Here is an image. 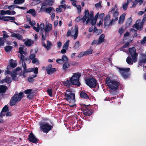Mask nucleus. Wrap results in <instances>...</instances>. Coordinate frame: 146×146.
Wrapping results in <instances>:
<instances>
[{
  "instance_id": "obj_1",
  "label": "nucleus",
  "mask_w": 146,
  "mask_h": 146,
  "mask_svg": "<svg viewBox=\"0 0 146 146\" xmlns=\"http://www.w3.org/2000/svg\"><path fill=\"white\" fill-rule=\"evenodd\" d=\"M105 83L108 87L112 90L117 89L120 85V83L115 80H112L109 77H107L106 79Z\"/></svg>"
},
{
  "instance_id": "obj_2",
  "label": "nucleus",
  "mask_w": 146,
  "mask_h": 146,
  "mask_svg": "<svg viewBox=\"0 0 146 146\" xmlns=\"http://www.w3.org/2000/svg\"><path fill=\"white\" fill-rule=\"evenodd\" d=\"M23 96V93L22 92H20L19 94H17L16 93L10 100V105L11 106L15 105L17 103L21 100Z\"/></svg>"
},
{
  "instance_id": "obj_3",
  "label": "nucleus",
  "mask_w": 146,
  "mask_h": 146,
  "mask_svg": "<svg viewBox=\"0 0 146 146\" xmlns=\"http://www.w3.org/2000/svg\"><path fill=\"white\" fill-rule=\"evenodd\" d=\"M64 96L66 97L65 99L67 101H68L70 103H72L73 104L72 105H69L70 107H73L74 106L76 101L75 100V94L72 93L71 91L69 90H66Z\"/></svg>"
},
{
  "instance_id": "obj_4",
  "label": "nucleus",
  "mask_w": 146,
  "mask_h": 146,
  "mask_svg": "<svg viewBox=\"0 0 146 146\" xmlns=\"http://www.w3.org/2000/svg\"><path fill=\"white\" fill-rule=\"evenodd\" d=\"M39 125L41 130L46 133H47L51 130L53 128L54 126L53 124L52 125H50L47 122H40Z\"/></svg>"
},
{
  "instance_id": "obj_5",
  "label": "nucleus",
  "mask_w": 146,
  "mask_h": 146,
  "mask_svg": "<svg viewBox=\"0 0 146 146\" xmlns=\"http://www.w3.org/2000/svg\"><path fill=\"white\" fill-rule=\"evenodd\" d=\"M82 110L84 112L83 113L84 115L90 116L93 114V111L91 108L90 105H86L84 104H81Z\"/></svg>"
},
{
  "instance_id": "obj_6",
  "label": "nucleus",
  "mask_w": 146,
  "mask_h": 146,
  "mask_svg": "<svg viewBox=\"0 0 146 146\" xmlns=\"http://www.w3.org/2000/svg\"><path fill=\"white\" fill-rule=\"evenodd\" d=\"M81 76L80 73H73V75L70 78L72 82V85L80 86L81 84L79 81L80 78Z\"/></svg>"
},
{
  "instance_id": "obj_7",
  "label": "nucleus",
  "mask_w": 146,
  "mask_h": 146,
  "mask_svg": "<svg viewBox=\"0 0 146 146\" xmlns=\"http://www.w3.org/2000/svg\"><path fill=\"white\" fill-rule=\"evenodd\" d=\"M117 68L119 70V72L124 78L127 79L130 76V74L129 73L130 70L129 68H124L117 67Z\"/></svg>"
},
{
  "instance_id": "obj_8",
  "label": "nucleus",
  "mask_w": 146,
  "mask_h": 146,
  "mask_svg": "<svg viewBox=\"0 0 146 146\" xmlns=\"http://www.w3.org/2000/svg\"><path fill=\"white\" fill-rule=\"evenodd\" d=\"M86 85L90 88H95L97 86V81L94 78H89L85 79Z\"/></svg>"
},
{
  "instance_id": "obj_9",
  "label": "nucleus",
  "mask_w": 146,
  "mask_h": 146,
  "mask_svg": "<svg viewBox=\"0 0 146 146\" xmlns=\"http://www.w3.org/2000/svg\"><path fill=\"white\" fill-rule=\"evenodd\" d=\"M130 55L134 62H136L137 61V56L138 54L136 53V50L134 47L130 48L129 49Z\"/></svg>"
},
{
  "instance_id": "obj_10",
  "label": "nucleus",
  "mask_w": 146,
  "mask_h": 146,
  "mask_svg": "<svg viewBox=\"0 0 146 146\" xmlns=\"http://www.w3.org/2000/svg\"><path fill=\"white\" fill-rule=\"evenodd\" d=\"M54 1L53 0H45L44 2L41 3V9H44L47 5L52 6L53 5Z\"/></svg>"
},
{
  "instance_id": "obj_11",
  "label": "nucleus",
  "mask_w": 146,
  "mask_h": 146,
  "mask_svg": "<svg viewBox=\"0 0 146 146\" xmlns=\"http://www.w3.org/2000/svg\"><path fill=\"white\" fill-rule=\"evenodd\" d=\"M52 67V66L51 64H49L46 66V69L48 74H50L55 72L56 68Z\"/></svg>"
},
{
  "instance_id": "obj_12",
  "label": "nucleus",
  "mask_w": 146,
  "mask_h": 146,
  "mask_svg": "<svg viewBox=\"0 0 146 146\" xmlns=\"http://www.w3.org/2000/svg\"><path fill=\"white\" fill-rule=\"evenodd\" d=\"M29 140L31 142L33 143H36L38 141V139L35 137L32 133H30L29 136Z\"/></svg>"
},
{
  "instance_id": "obj_13",
  "label": "nucleus",
  "mask_w": 146,
  "mask_h": 146,
  "mask_svg": "<svg viewBox=\"0 0 146 146\" xmlns=\"http://www.w3.org/2000/svg\"><path fill=\"white\" fill-rule=\"evenodd\" d=\"M92 49H90L86 51L82 52L78 55V57L79 58H81L84 56L91 54L92 53Z\"/></svg>"
},
{
  "instance_id": "obj_14",
  "label": "nucleus",
  "mask_w": 146,
  "mask_h": 146,
  "mask_svg": "<svg viewBox=\"0 0 146 146\" xmlns=\"http://www.w3.org/2000/svg\"><path fill=\"white\" fill-rule=\"evenodd\" d=\"M14 18L9 16L1 17V20L3 21H8L11 20H13Z\"/></svg>"
},
{
  "instance_id": "obj_15",
  "label": "nucleus",
  "mask_w": 146,
  "mask_h": 146,
  "mask_svg": "<svg viewBox=\"0 0 146 146\" xmlns=\"http://www.w3.org/2000/svg\"><path fill=\"white\" fill-rule=\"evenodd\" d=\"M70 62L68 61H66L63 64L62 68L64 70L66 71L70 67Z\"/></svg>"
},
{
  "instance_id": "obj_16",
  "label": "nucleus",
  "mask_w": 146,
  "mask_h": 146,
  "mask_svg": "<svg viewBox=\"0 0 146 146\" xmlns=\"http://www.w3.org/2000/svg\"><path fill=\"white\" fill-rule=\"evenodd\" d=\"M80 97L82 99H90H90L89 97L88 96L85 92L83 91H81L80 94Z\"/></svg>"
},
{
  "instance_id": "obj_17",
  "label": "nucleus",
  "mask_w": 146,
  "mask_h": 146,
  "mask_svg": "<svg viewBox=\"0 0 146 146\" xmlns=\"http://www.w3.org/2000/svg\"><path fill=\"white\" fill-rule=\"evenodd\" d=\"M8 88L7 86L4 85L0 86V93L4 94Z\"/></svg>"
},
{
  "instance_id": "obj_18",
  "label": "nucleus",
  "mask_w": 146,
  "mask_h": 146,
  "mask_svg": "<svg viewBox=\"0 0 146 146\" xmlns=\"http://www.w3.org/2000/svg\"><path fill=\"white\" fill-rule=\"evenodd\" d=\"M9 64L10 66H8L7 67V68L8 69L10 68V67L13 68H14L16 67L17 65V63L14 62L13 59L10 60Z\"/></svg>"
},
{
  "instance_id": "obj_19",
  "label": "nucleus",
  "mask_w": 146,
  "mask_h": 146,
  "mask_svg": "<svg viewBox=\"0 0 146 146\" xmlns=\"http://www.w3.org/2000/svg\"><path fill=\"white\" fill-rule=\"evenodd\" d=\"M105 35L102 34L100 35L98 41V44H100L105 41V40L104 38Z\"/></svg>"
},
{
  "instance_id": "obj_20",
  "label": "nucleus",
  "mask_w": 146,
  "mask_h": 146,
  "mask_svg": "<svg viewBox=\"0 0 146 146\" xmlns=\"http://www.w3.org/2000/svg\"><path fill=\"white\" fill-rule=\"evenodd\" d=\"M125 15L126 13H123L120 16L118 21L119 24H122L123 22L125 19Z\"/></svg>"
},
{
  "instance_id": "obj_21",
  "label": "nucleus",
  "mask_w": 146,
  "mask_h": 146,
  "mask_svg": "<svg viewBox=\"0 0 146 146\" xmlns=\"http://www.w3.org/2000/svg\"><path fill=\"white\" fill-rule=\"evenodd\" d=\"M90 13L88 10H86L84 12V15L83 17V22H84L88 18H89Z\"/></svg>"
},
{
  "instance_id": "obj_22",
  "label": "nucleus",
  "mask_w": 146,
  "mask_h": 146,
  "mask_svg": "<svg viewBox=\"0 0 146 146\" xmlns=\"http://www.w3.org/2000/svg\"><path fill=\"white\" fill-rule=\"evenodd\" d=\"M11 36L12 37L16 38L18 40H21L23 38V36L22 35L19 34H17L15 33H13L12 34Z\"/></svg>"
},
{
  "instance_id": "obj_23",
  "label": "nucleus",
  "mask_w": 146,
  "mask_h": 146,
  "mask_svg": "<svg viewBox=\"0 0 146 146\" xmlns=\"http://www.w3.org/2000/svg\"><path fill=\"white\" fill-rule=\"evenodd\" d=\"M63 84L65 86L67 87H69L72 85L70 78L69 80H67L66 81L64 82Z\"/></svg>"
},
{
  "instance_id": "obj_24",
  "label": "nucleus",
  "mask_w": 146,
  "mask_h": 146,
  "mask_svg": "<svg viewBox=\"0 0 146 146\" xmlns=\"http://www.w3.org/2000/svg\"><path fill=\"white\" fill-rule=\"evenodd\" d=\"M11 14V11L9 10L7 11L1 10L0 11V14L2 15H5L6 14L10 15Z\"/></svg>"
},
{
  "instance_id": "obj_25",
  "label": "nucleus",
  "mask_w": 146,
  "mask_h": 146,
  "mask_svg": "<svg viewBox=\"0 0 146 146\" xmlns=\"http://www.w3.org/2000/svg\"><path fill=\"white\" fill-rule=\"evenodd\" d=\"M132 21V19L131 17L129 18L127 20L125 24L126 27H129L131 25Z\"/></svg>"
},
{
  "instance_id": "obj_26",
  "label": "nucleus",
  "mask_w": 146,
  "mask_h": 146,
  "mask_svg": "<svg viewBox=\"0 0 146 146\" xmlns=\"http://www.w3.org/2000/svg\"><path fill=\"white\" fill-rule=\"evenodd\" d=\"M33 43V42L32 40L28 39L25 42V44L26 46H31Z\"/></svg>"
},
{
  "instance_id": "obj_27",
  "label": "nucleus",
  "mask_w": 146,
  "mask_h": 146,
  "mask_svg": "<svg viewBox=\"0 0 146 146\" xmlns=\"http://www.w3.org/2000/svg\"><path fill=\"white\" fill-rule=\"evenodd\" d=\"M132 0H127L126 3L123 5L122 7L124 10H126L127 9L128 6L129 4V2H131Z\"/></svg>"
},
{
  "instance_id": "obj_28",
  "label": "nucleus",
  "mask_w": 146,
  "mask_h": 146,
  "mask_svg": "<svg viewBox=\"0 0 146 146\" xmlns=\"http://www.w3.org/2000/svg\"><path fill=\"white\" fill-rule=\"evenodd\" d=\"M13 47L11 46H7L4 47L5 51L7 52H9L12 50Z\"/></svg>"
},
{
  "instance_id": "obj_29",
  "label": "nucleus",
  "mask_w": 146,
  "mask_h": 146,
  "mask_svg": "<svg viewBox=\"0 0 146 146\" xmlns=\"http://www.w3.org/2000/svg\"><path fill=\"white\" fill-rule=\"evenodd\" d=\"M126 61L127 63L129 65L132 64L133 63V62H134L129 56H128L127 57L126 59Z\"/></svg>"
},
{
  "instance_id": "obj_30",
  "label": "nucleus",
  "mask_w": 146,
  "mask_h": 146,
  "mask_svg": "<svg viewBox=\"0 0 146 146\" xmlns=\"http://www.w3.org/2000/svg\"><path fill=\"white\" fill-rule=\"evenodd\" d=\"M2 32L3 33V37H1V38L0 39H3L6 40L7 38L9 37V36L7 35V33L5 31H3Z\"/></svg>"
},
{
  "instance_id": "obj_31",
  "label": "nucleus",
  "mask_w": 146,
  "mask_h": 146,
  "mask_svg": "<svg viewBox=\"0 0 146 146\" xmlns=\"http://www.w3.org/2000/svg\"><path fill=\"white\" fill-rule=\"evenodd\" d=\"M27 13H31L33 16H35L36 15L35 11V9H30L29 11H27Z\"/></svg>"
},
{
  "instance_id": "obj_32",
  "label": "nucleus",
  "mask_w": 146,
  "mask_h": 146,
  "mask_svg": "<svg viewBox=\"0 0 146 146\" xmlns=\"http://www.w3.org/2000/svg\"><path fill=\"white\" fill-rule=\"evenodd\" d=\"M25 0H14V3L15 4H19L24 3Z\"/></svg>"
},
{
  "instance_id": "obj_33",
  "label": "nucleus",
  "mask_w": 146,
  "mask_h": 146,
  "mask_svg": "<svg viewBox=\"0 0 146 146\" xmlns=\"http://www.w3.org/2000/svg\"><path fill=\"white\" fill-rule=\"evenodd\" d=\"M70 41L68 40L64 44L63 46V48H65L66 49H67L69 45Z\"/></svg>"
},
{
  "instance_id": "obj_34",
  "label": "nucleus",
  "mask_w": 146,
  "mask_h": 146,
  "mask_svg": "<svg viewBox=\"0 0 146 146\" xmlns=\"http://www.w3.org/2000/svg\"><path fill=\"white\" fill-rule=\"evenodd\" d=\"M129 43L128 42H127L124 45H123L120 48V50L123 51V48L129 47Z\"/></svg>"
},
{
  "instance_id": "obj_35",
  "label": "nucleus",
  "mask_w": 146,
  "mask_h": 146,
  "mask_svg": "<svg viewBox=\"0 0 146 146\" xmlns=\"http://www.w3.org/2000/svg\"><path fill=\"white\" fill-rule=\"evenodd\" d=\"M51 29V27L49 26L48 25H46V27L44 29V32L46 34L47 33L48 31H50Z\"/></svg>"
},
{
  "instance_id": "obj_36",
  "label": "nucleus",
  "mask_w": 146,
  "mask_h": 146,
  "mask_svg": "<svg viewBox=\"0 0 146 146\" xmlns=\"http://www.w3.org/2000/svg\"><path fill=\"white\" fill-rule=\"evenodd\" d=\"M25 94H29L33 93V90L32 89H29L25 90L24 91Z\"/></svg>"
},
{
  "instance_id": "obj_37",
  "label": "nucleus",
  "mask_w": 146,
  "mask_h": 146,
  "mask_svg": "<svg viewBox=\"0 0 146 146\" xmlns=\"http://www.w3.org/2000/svg\"><path fill=\"white\" fill-rule=\"evenodd\" d=\"M17 75V73L14 71H13V73L11 74V76L12 77V79H13V80L15 81L17 80V79H16V77Z\"/></svg>"
},
{
  "instance_id": "obj_38",
  "label": "nucleus",
  "mask_w": 146,
  "mask_h": 146,
  "mask_svg": "<svg viewBox=\"0 0 146 146\" xmlns=\"http://www.w3.org/2000/svg\"><path fill=\"white\" fill-rule=\"evenodd\" d=\"M80 46V44L79 41H76L74 44L73 48H74L76 49L78 48Z\"/></svg>"
},
{
  "instance_id": "obj_39",
  "label": "nucleus",
  "mask_w": 146,
  "mask_h": 146,
  "mask_svg": "<svg viewBox=\"0 0 146 146\" xmlns=\"http://www.w3.org/2000/svg\"><path fill=\"white\" fill-rule=\"evenodd\" d=\"M5 82L7 83V84H9L11 83L12 81V80L11 78L9 77H7V76L5 78Z\"/></svg>"
},
{
  "instance_id": "obj_40",
  "label": "nucleus",
  "mask_w": 146,
  "mask_h": 146,
  "mask_svg": "<svg viewBox=\"0 0 146 146\" xmlns=\"http://www.w3.org/2000/svg\"><path fill=\"white\" fill-rule=\"evenodd\" d=\"M9 111V108L7 105H5L1 111L6 112Z\"/></svg>"
},
{
  "instance_id": "obj_41",
  "label": "nucleus",
  "mask_w": 146,
  "mask_h": 146,
  "mask_svg": "<svg viewBox=\"0 0 146 146\" xmlns=\"http://www.w3.org/2000/svg\"><path fill=\"white\" fill-rule=\"evenodd\" d=\"M26 19L29 22V24L31 25H33L32 24V22L31 21V18L30 16L28 15L26 16Z\"/></svg>"
},
{
  "instance_id": "obj_42",
  "label": "nucleus",
  "mask_w": 146,
  "mask_h": 146,
  "mask_svg": "<svg viewBox=\"0 0 146 146\" xmlns=\"http://www.w3.org/2000/svg\"><path fill=\"white\" fill-rule=\"evenodd\" d=\"M35 79L30 76L28 77L27 80L30 83H33L35 81Z\"/></svg>"
},
{
  "instance_id": "obj_43",
  "label": "nucleus",
  "mask_w": 146,
  "mask_h": 146,
  "mask_svg": "<svg viewBox=\"0 0 146 146\" xmlns=\"http://www.w3.org/2000/svg\"><path fill=\"white\" fill-rule=\"evenodd\" d=\"M62 61H68V58L65 55H63L62 57Z\"/></svg>"
},
{
  "instance_id": "obj_44",
  "label": "nucleus",
  "mask_w": 146,
  "mask_h": 146,
  "mask_svg": "<svg viewBox=\"0 0 146 146\" xmlns=\"http://www.w3.org/2000/svg\"><path fill=\"white\" fill-rule=\"evenodd\" d=\"M47 92L49 96L50 97H52V89H48L47 90Z\"/></svg>"
},
{
  "instance_id": "obj_45",
  "label": "nucleus",
  "mask_w": 146,
  "mask_h": 146,
  "mask_svg": "<svg viewBox=\"0 0 146 146\" xmlns=\"http://www.w3.org/2000/svg\"><path fill=\"white\" fill-rule=\"evenodd\" d=\"M138 21V20H137L136 21L135 24L133 26V27L135 28L137 30L139 29V23H137Z\"/></svg>"
},
{
  "instance_id": "obj_46",
  "label": "nucleus",
  "mask_w": 146,
  "mask_h": 146,
  "mask_svg": "<svg viewBox=\"0 0 146 146\" xmlns=\"http://www.w3.org/2000/svg\"><path fill=\"white\" fill-rule=\"evenodd\" d=\"M32 62L33 64L36 63V65H38L39 64L38 60L36 58L32 59Z\"/></svg>"
},
{
  "instance_id": "obj_47",
  "label": "nucleus",
  "mask_w": 146,
  "mask_h": 146,
  "mask_svg": "<svg viewBox=\"0 0 146 146\" xmlns=\"http://www.w3.org/2000/svg\"><path fill=\"white\" fill-rule=\"evenodd\" d=\"M52 45L51 42L49 40L47 41V50H48L50 48L51 46Z\"/></svg>"
},
{
  "instance_id": "obj_48",
  "label": "nucleus",
  "mask_w": 146,
  "mask_h": 146,
  "mask_svg": "<svg viewBox=\"0 0 146 146\" xmlns=\"http://www.w3.org/2000/svg\"><path fill=\"white\" fill-rule=\"evenodd\" d=\"M20 58L21 60L22 61V63L23 64V62H25V60H27V58H25V56L23 55V54L22 55H21V56L20 57Z\"/></svg>"
},
{
  "instance_id": "obj_49",
  "label": "nucleus",
  "mask_w": 146,
  "mask_h": 146,
  "mask_svg": "<svg viewBox=\"0 0 146 146\" xmlns=\"http://www.w3.org/2000/svg\"><path fill=\"white\" fill-rule=\"evenodd\" d=\"M102 1H100L98 3H96L95 4V6L96 7H102L101 5Z\"/></svg>"
},
{
  "instance_id": "obj_50",
  "label": "nucleus",
  "mask_w": 146,
  "mask_h": 146,
  "mask_svg": "<svg viewBox=\"0 0 146 146\" xmlns=\"http://www.w3.org/2000/svg\"><path fill=\"white\" fill-rule=\"evenodd\" d=\"M36 55L35 54H31L30 55L29 57V60H32L35 58Z\"/></svg>"
},
{
  "instance_id": "obj_51",
  "label": "nucleus",
  "mask_w": 146,
  "mask_h": 146,
  "mask_svg": "<svg viewBox=\"0 0 146 146\" xmlns=\"http://www.w3.org/2000/svg\"><path fill=\"white\" fill-rule=\"evenodd\" d=\"M110 15L108 14L106 15V17L105 18L104 20V24H106V23L107 21H108V20L110 19Z\"/></svg>"
},
{
  "instance_id": "obj_52",
  "label": "nucleus",
  "mask_w": 146,
  "mask_h": 146,
  "mask_svg": "<svg viewBox=\"0 0 146 146\" xmlns=\"http://www.w3.org/2000/svg\"><path fill=\"white\" fill-rule=\"evenodd\" d=\"M45 10L46 12L48 13H50L52 11V9L50 7L46 8Z\"/></svg>"
},
{
  "instance_id": "obj_53",
  "label": "nucleus",
  "mask_w": 146,
  "mask_h": 146,
  "mask_svg": "<svg viewBox=\"0 0 146 146\" xmlns=\"http://www.w3.org/2000/svg\"><path fill=\"white\" fill-rule=\"evenodd\" d=\"M34 70V68H29V69H26L24 70L25 72H33Z\"/></svg>"
},
{
  "instance_id": "obj_54",
  "label": "nucleus",
  "mask_w": 146,
  "mask_h": 146,
  "mask_svg": "<svg viewBox=\"0 0 146 146\" xmlns=\"http://www.w3.org/2000/svg\"><path fill=\"white\" fill-rule=\"evenodd\" d=\"M1 38H0V39ZM6 40L3 39H0V46H3L4 44V42H6Z\"/></svg>"
},
{
  "instance_id": "obj_55",
  "label": "nucleus",
  "mask_w": 146,
  "mask_h": 146,
  "mask_svg": "<svg viewBox=\"0 0 146 146\" xmlns=\"http://www.w3.org/2000/svg\"><path fill=\"white\" fill-rule=\"evenodd\" d=\"M40 29L41 31H42V33L43 32V30L44 27V24L43 23H41L40 25Z\"/></svg>"
},
{
  "instance_id": "obj_56",
  "label": "nucleus",
  "mask_w": 146,
  "mask_h": 146,
  "mask_svg": "<svg viewBox=\"0 0 146 146\" xmlns=\"http://www.w3.org/2000/svg\"><path fill=\"white\" fill-rule=\"evenodd\" d=\"M141 43L142 44H143L146 43V36H144L142 40H141Z\"/></svg>"
},
{
  "instance_id": "obj_57",
  "label": "nucleus",
  "mask_w": 146,
  "mask_h": 146,
  "mask_svg": "<svg viewBox=\"0 0 146 146\" xmlns=\"http://www.w3.org/2000/svg\"><path fill=\"white\" fill-rule=\"evenodd\" d=\"M76 7H77V9L78 10V13H81V6L80 5H77Z\"/></svg>"
},
{
  "instance_id": "obj_58",
  "label": "nucleus",
  "mask_w": 146,
  "mask_h": 146,
  "mask_svg": "<svg viewBox=\"0 0 146 146\" xmlns=\"http://www.w3.org/2000/svg\"><path fill=\"white\" fill-rule=\"evenodd\" d=\"M19 52L20 53L21 55H22L24 54V52L23 50V48L21 47H20L19 49Z\"/></svg>"
},
{
  "instance_id": "obj_59",
  "label": "nucleus",
  "mask_w": 146,
  "mask_h": 146,
  "mask_svg": "<svg viewBox=\"0 0 146 146\" xmlns=\"http://www.w3.org/2000/svg\"><path fill=\"white\" fill-rule=\"evenodd\" d=\"M33 93L31 94H28L27 96V98L30 99H32L33 97Z\"/></svg>"
},
{
  "instance_id": "obj_60",
  "label": "nucleus",
  "mask_w": 146,
  "mask_h": 146,
  "mask_svg": "<svg viewBox=\"0 0 146 146\" xmlns=\"http://www.w3.org/2000/svg\"><path fill=\"white\" fill-rule=\"evenodd\" d=\"M96 21H97L96 20H94L93 19H92L91 21L92 25L93 26L95 25L96 23Z\"/></svg>"
},
{
  "instance_id": "obj_61",
  "label": "nucleus",
  "mask_w": 146,
  "mask_h": 146,
  "mask_svg": "<svg viewBox=\"0 0 146 146\" xmlns=\"http://www.w3.org/2000/svg\"><path fill=\"white\" fill-rule=\"evenodd\" d=\"M76 20L77 21H79L81 20L82 21V22H83V17H80V16H79L78 17L76 18Z\"/></svg>"
},
{
  "instance_id": "obj_62",
  "label": "nucleus",
  "mask_w": 146,
  "mask_h": 146,
  "mask_svg": "<svg viewBox=\"0 0 146 146\" xmlns=\"http://www.w3.org/2000/svg\"><path fill=\"white\" fill-rule=\"evenodd\" d=\"M104 13L100 14L99 17V18L100 19L102 20L104 16Z\"/></svg>"
},
{
  "instance_id": "obj_63",
  "label": "nucleus",
  "mask_w": 146,
  "mask_h": 146,
  "mask_svg": "<svg viewBox=\"0 0 146 146\" xmlns=\"http://www.w3.org/2000/svg\"><path fill=\"white\" fill-rule=\"evenodd\" d=\"M144 23L141 22L139 25V29L141 30H142L143 28V25Z\"/></svg>"
},
{
  "instance_id": "obj_64",
  "label": "nucleus",
  "mask_w": 146,
  "mask_h": 146,
  "mask_svg": "<svg viewBox=\"0 0 146 146\" xmlns=\"http://www.w3.org/2000/svg\"><path fill=\"white\" fill-rule=\"evenodd\" d=\"M98 41L97 40H95L92 41V42L91 44L92 45H94L96 44H98Z\"/></svg>"
}]
</instances>
